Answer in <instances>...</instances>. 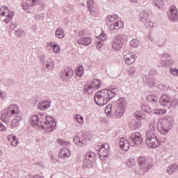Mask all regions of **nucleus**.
Here are the masks:
<instances>
[{
    "label": "nucleus",
    "mask_w": 178,
    "mask_h": 178,
    "mask_svg": "<svg viewBox=\"0 0 178 178\" xmlns=\"http://www.w3.org/2000/svg\"><path fill=\"white\" fill-rule=\"evenodd\" d=\"M114 97H116L115 92L108 89H103L95 93L94 99L97 105L104 106V105H106Z\"/></svg>",
    "instance_id": "f257e3e1"
},
{
    "label": "nucleus",
    "mask_w": 178,
    "mask_h": 178,
    "mask_svg": "<svg viewBox=\"0 0 178 178\" xmlns=\"http://www.w3.org/2000/svg\"><path fill=\"white\" fill-rule=\"evenodd\" d=\"M173 123H175V121L170 116L160 118L157 122L158 131L163 136H166L170 131V129L173 127Z\"/></svg>",
    "instance_id": "f03ea898"
},
{
    "label": "nucleus",
    "mask_w": 178,
    "mask_h": 178,
    "mask_svg": "<svg viewBox=\"0 0 178 178\" xmlns=\"http://www.w3.org/2000/svg\"><path fill=\"white\" fill-rule=\"evenodd\" d=\"M19 112V106L17 104H10L6 109L3 111L1 115V121L8 124L9 122V118L12 116H19L22 115Z\"/></svg>",
    "instance_id": "7ed1b4c3"
},
{
    "label": "nucleus",
    "mask_w": 178,
    "mask_h": 178,
    "mask_svg": "<svg viewBox=\"0 0 178 178\" xmlns=\"http://www.w3.org/2000/svg\"><path fill=\"white\" fill-rule=\"evenodd\" d=\"M146 144L149 145V147H152V148H157L161 145V142L156 138V134L154 131L150 130L146 133Z\"/></svg>",
    "instance_id": "20e7f679"
},
{
    "label": "nucleus",
    "mask_w": 178,
    "mask_h": 178,
    "mask_svg": "<svg viewBox=\"0 0 178 178\" xmlns=\"http://www.w3.org/2000/svg\"><path fill=\"white\" fill-rule=\"evenodd\" d=\"M126 105H127V102L124 97H120L117 102V106L114 112L115 116L116 118H122L124 115L126 111Z\"/></svg>",
    "instance_id": "39448f33"
},
{
    "label": "nucleus",
    "mask_w": 178,
    "mask_h": 178,
    "mask_svg": "<svg viewBox=\"0 0 178 178\" xmlns=\"http://www.w3.org/2000/svg\"><path fill=\"white\" fill-rule=\"evenodd\" d=\"M97 160V154L92 152H88L84 157L82 168H92L94 162Z\"/></svg>",
    "instance_id": "423d86ee"
},
{
    "label": "nucleus",
    "mask_w": 178,
    "mask_h": 178,
    "mask_svg": "<svg viewBox=\"0 0 178 178\" xmlns=\"http://www.w3.org/2000/svg\"><path fill=\"white\" fill-rule=\"evenodd\" d=\"M139 169L142 173H147L152 168L151 161L145 156H140L138 159Z\"/></svg>",
    "instance_id": "0eeeda50"
},
{
    "label": "nucleus",
    "mask_w": 178,
    "mask_h": 178,
    "mask_svg": "<svg viewBox=\"0 0 178 178\" xmlns=\"http://www.w3.org/2000/svg\"><path fill=\"white\" fill-rule=\"evenodd\" d=\"M44 119L45 120L44 122V129L45 131L47 133H51V131H53L56 129V120H55V118L48 116V115H43Z\"/></svg>",
    "instance_id": "6e6552de"
},
{
    "label": "nucleus",
    "mask_w": 178,
    "mask_h": 178,
    "mask_svg": "<svg viewBox=\"0 0 178 178\" xmlns=\"http://www.w3.org/2000/svg\"><path fill=\"white\" fill-rule=\"evenodd\" d=\"M129 141L131 143V147L141 145V143H143V138L141 137V134H140L139 132H134L131 134Z\"/></svg>",
    "instance_id": "1a4fd4ad"
},
{
    "label": "nucleus",
    "mask_w": 178,
    "mask_h": 178,
    "mask_svg": "<svg viewBox=\"0 0 178 178\" xmlns=\"http://www.w3.org/2000/svg\"><path fill=\"white\" fill-rule=\"evenodd\" d=\"M124 44V39L122 35H117L113 40L112 47L115 51H120Z\"/></svg>",
    "instance_id": "9d476101"
},
{
    "label": "nucleus",
    "mask_w": 178,
    "mask_h": 178,
    "mask_svg": "<svg viewBox=\"0 0 178 178\" xmlns=\"http://www.w3.org/2000/svg\"><path fill=\"white\" fill-rule=\"evenodd\" d=\"M141 109L142 111H143L144 112H146V113H149V115H151V113H154V115H165V113H166V109H162V108L155 109L154 110V112H152V109L148 105H143L141 106Z\"/></svg>",
    "instance_id": "9b49d317"
},
{
    "label": "nucleus",
    "mask_w": 178,
    "mask_h": 178,
    "mask_svg": "<svg viewBox=\"0 0 178 178\" xmlns=\"http://www.w3.org/2000/svg\"><path fill=\"white\" fill-rule=\"evenodd\" d=\"M143 79L149 88L154 87L155 84H156V79L152 76V71H150L148 75L144 74Z\"/></svg>",
    "instance_id": "f8f14e48"
},
{
    "label": "nucleus",
    "mask_w": 178,
    "mask_h": 178,
    "mask_svg": "<svg viewBox=\"0 0 178 178\" xmlns=\"http://www.w3.org/2000/svg\"><path fill=\"white\" fill-rule=\"evenodd\" d=\"M74 73V72L73 71V69H72V67H67L63 72H61L60 78L63 81L69 80L70 79H72V77H73Z\"/></svg>",
    "instance_id": "ddd939ff"
},
{
    "label": "nucleus",
    "mask_w": 178,
    "mask_h": 178,
    "mask_svg": "<svg viewBox=\"0 0 178 178\" xmlns=\"http://www.w3.org/2000/svg\"><path fill=\"white\" fill-rule=\"evenodd\" d=\"M31 124L33 126H37L40 130L45 129V125L42 124V121H40V116L34 115L31 118Z\"/></svg>",
    "instance_id": "4468645a"
},
{
    "label": "nucleus",
    "mask_w": 178,
    "mask_h": 178,
    "mask_svg": "<svg viewBox=\"0 0 178 178\" xmlns=\"http://www.w3.org/2000/svg\"><path fill=\"white\" fill-rule=\"evenodd\" d=\"M170 15L169 16L170 22H176L178 20L177 8L175 6H172L170 8Z\"/></svg>",
    "instance_id": "2eb2a0df"
},
{
    "label": "nucleus",
    "mask_w": 178,
    "mask_h": 178,
    "mask_svg": "<svg viewBox=\"0 0 178 178\" xmlns=\"http://www.w3.org/2000/svg\"><path fill=\"white\" fill-rule=\"evenodd\" d=\"M130 145H131L130 140H129L124 138H121L120 139V149H122V151H129Z\"/></svg>",
    "instance_id": "dca6fc26"
},
{
    "label": "nucleus",
    "mask_w": 178,
    "mask_h": 178,
    "mask_svg": "<svg viewBox=\"0 0 178 178\" xmlns=\"http://www.w3.org/2000/svg\"><path fill=\"white\" fill-rule=\"evenodd\" d=\"M1 16H5L6 17H13L15 13L13 11H9L8 7L3 6L0 8Z\"/></svg>",
    "instance_id": "f3484780"
},
{
    "label": "nucleus",
    "mask_w": 178,
    "mask_h": 178,
    "mask_svg": "<svg viewBox=\"0 0 178 178\" xmlns=\"http://www.w3.org/2000/svg\"><path fill=\"white\" fill-rule=\"evenodd\" d=\"M99 37L101 40L97 42L96 48L98 49V51H100L101 48H102V46L104 45V41L106 40V34H105V32L102 31Z\"/></svg>",
    "instance_id": "a211bd4d"
},
{
    "label": "nucleus",
    "mask_w": 178,
    "mask_h": 178,
    "mask_svg": "<svg viewBox=\"0 0 178 178\" xmlns=\"http://www.w3.org/2000/svg\"><path fill=\"white\" fill-rule=\"evenodd\" d=\"M170 95H163L159 99L160 105L162 106H168L170 102Z\"/></svg>",
    "instance_id": "6ab92c4d"
},
{
    "label": "nucleus",
    "mask_w": 178,
    "mask_h": 178,
    "mask_svg": "<svg viewBox=\"0 0 178 178\" xmlns=\"http://www.w3.org/2000/svg\"><path fill=\"white\" fill-rule=\"evenodd\" d=\"M136 55L134 53H129L124 56V60L127 65H131L136 62Z\"/></svg>",
    "instance_id": "aec40b11"
},
{
    "label": "nucleus",
    "mask_w": 178,
    "mask_h": 178,
    "mask_svg": "<svg viewBox=\"0 0 178 178\" xmlns=\"http://www.w3.org/2000/svg\"><path fill=\"white\" fill-rule=\"evenodd\" d=\"M49 106H51V102L49 100L42 101L38 104V108L40 111H47Z\"/></svg>",
    "instance_id": "412c9836"
},
{
    "label": "nucleus",
    "mask_w": 178,
    "mask_h": 178,
    "mask_svg": "<svg viewBox=\"0 0 178 178\" xmlns=\"http://www.w3.org/2000/svg\"><path fill=\"white\" fill-rule=\"evenodd\" d=\"M72 154L70 153V150L66 147L60 149L58 156L59 158H61L63 159H65L66 158H69Z\"/></svg>",
    "instance_id": "4be33fe9"
},
{
    "label": "nucleus",
    "mask_w": 178,
    "mask_h": 178,
    "mask_svg": "<svg viewBox=\"0 0 178 178\" xmlns=\"http://www.w3.org/2000/svg\"><path fill=\"white\" fill-rule=\"evenodd\" d=\"M77 44L79 45H85L86 47H88V45L91 44V38L88 37H83L78 40Z\"/></svg>",
    "instance_id": "5701e85b"
},
{
    "label": "nucleus",
    "mask_w": 178,
    "mask_h": 178,
    "mask_svg": "<svg viewBox=\"0 0 178 178\" xmlns=\"http://www.w3.org/2000/svg\"><path fill=\"white\" fill-rule=\"evenodd\" d=\"M109 152H111V151L102 150L101 148L99 147V159H101V161H108V156L109 155Z\"/></svg>",
    "instance_id": "b1692460"
},
{
    "label": "nucleus",
    "mask_w": 178,
    "mask_h": 178,
    "mask_svg": "<svg viewBox=\"0 0 178 178\" xmlns=\"http://www.w3.org/2000/svg\"><path fill=\"white\" fill-rule=\"evenodd\" d=\"M22 120V115H17L15 118L12 120L10 122V129H16L17 126H19V123Z\"/></svg>",
    "instance_id": "393cba45"
},
{
    "label": "nucleus",
    "mask_w": 178,
    "mask_h": 178,
    "mask_svg": "<svg viewBox=\"0 0 178 178\" xmlns=\"http://www.w3.org/2000/svg\"><path fill=\"white\" fill-rule=\"evenodd\" d=\"M149 17V14L147 10H142L139 13V20L144 23L148 20V17Z\"/></svg>",
    "instance_id": "a878e982"
},
{
    "label": "nucleus",
    "mask_w": 178,
    "mask_h": 178,
    "mask_svg": "<svg viewBox=\"0 0 178 178\" xmlns=\"http://www.w3.org/2000/svg\"><path fill=\"white\" fill-rule=\"evenodd\" d=\"M81 137L87 141H91L92 140V134L90 131L83 130L81 131Z\"/></svg>",
    "instance_id": "bb28decb"
},
{
    "label": "nucleus",
    "mask_w": 178,
    "mask_h": 178,
    "mask_svg": "<svg viewBox=\"0 0 178 178\" xmlns=\"http://www.w3.org/2000/svg\"><path fill=\"white\" fill-rule=\"evenodd\" d=\"M55 35L57 38L62 40V38H65V31H63V29H62V27H58L56 30Z\"/></svg>",
    "instance_id": "cd10ccee"
},
{
    "label": "nucleus",
    "mask_w": 178,
    "mask_h": 178,
    "mask_svg": "<svg viewBox=\"0 0 178 178\" xmlns=\"http://www.w3.org/2000/svg\"><path fill=\"white\" fill-rule=\"evenodd\" d=\"M161 65L162 67H170L171 66H174L175 61L172 60L171 59L168 60H162L161 62Z\"/></svg>",
    "instance_id": "c85d7f7f"
},
{
    "label": "nucleus",
    "mask_w": 178,
    "mask_h": 178,
    "mask_svg": "<svg viewBox=\"0 0 178 178\" xmlns=\"http://www.w3.org/2000/svg\"><path fill=\"white\" fill-rule=\"evenodd\" d=\"M8 140L9 143H10V145H13V147H16V145L19 144V141L17 140L16 136L13 135H8Z\"/></svg>",
    "instance_id": "c756f323"
},
{
    "label": "nucleus",
    "mask_w": 178,
    "mask_h": 178,
    "mask_svg": "<svg viewBox=\"0 0 178 178\" xmlns=\"http://www.w3.org/2000/svg\"><path fill=\"white\" fill-rule=\"evenodd\" d=\"M147 101L148 102H151V104H154V105H156L158 104V97L154 95H149L146 97Z\"/></svg>",
    "instance_id": "7c9ffc66"
},
{
    "label": "nucleus",
    "mask_w": 178,
    "mask_h": 178,
    "mask_svg": "<svg viewBox=\"0 0 178 178\" xmlns=\"http://www.w3.org/2000/svg\"><path fill=\"white\" fill-rule=\"evenodd\" d=\"M168 108H172L173 109H176L178 106V99L177 98H171L170 100V103L168 104Z\"/></svg>",
    "instance_id": "2f4dec72"
},
{
    "label": "nucleus",
    "mask_w": 178,
    "mask_h": 178,
    "mask_svg": "<svg viewBox=\"0 0 178 178\" xmlns=\"http://www.w3.org/2000/svg\"><path fill=\"white\" fill-rule=\"evenodd\" d=\"M143 126V123L141 122V120H137L132 122L131 124V130H137V129H140Z\"/></svg>",
    "instance_id": "473e14b6"
},
{
    "label": "nucleus",
    "mask_w": 178,
    "mask_h": 178,
    "mask_svg": "<svg viewBox=\"0 0 178 178\" xmlns=\"http://www.w3.org/2000/svg\"><path fill=\"white\" fill-rule=\"evenodd\" d=\"M46 67L49 70V72H52L54 68L55 67V63H54V60L52 58H49L46 63Z\"/></svg>",
    "instance_id": "72a5a7b5"
},
{
    "label": "nucleus",
    "mask_w": 178,
    "mask_h": 178,
    "mask_svg": "<svg viewBox=\"0 0 178 178\" xmlns=\"http://www.w3.org/2000/svg\"><path fill=\"white\" fill-rule=\"evenodd\" d=\"M75 74L78 77H83L84 74V67L82 65L78 66L77 69L75 70Z\"/></svg>",
    "instance_id": "f704fd0d"
},
{
    "label": "nucleus",
    "mask_w": 178,
    "mask_h": 178,
    "mask_svg": "<svg viewBox=\"0 0 178 178\" xmlns=\"http://www.w3.org/2000/svg\"><path fill=\"white\" fill-rule=\"evenodd\" d=\"M26 5L27 8H33V6L40 5V0H26Z\"/></svg>",
    "instance_id": "c9c22d12"
},
{
    "label": "nucleus",
    "mask_w": 178,
    "mask_h": 178,
    "mask_svg": "<svg viewBox=\"0 0 178 178\" xmlns=\"http://www.w3.org/2000/svg\"><path fill=\"white\" fill-rule=\"evenodd\" d=\"M122 26H123V22H122V21H118L115 22L113 24H111L110 26V29L111 30H119V29H122Z\"/></svg>",
    "instance_id": "e433bc0d"
},
{
    "label": "nucleus",
    "mask_w": 178,
    "mask_h": 178,
    "mask_svg": "<svg viewBox=\"0 0 178 178\" xmlns=\"http://www.w3.org/2000/svg\"><path fill=\"white\" fill-rule=\"evenodd\" d=\"M92 89H94L93 85H90V84H86L83 88L84 92L86 94H92Z\"/></svg>",
    "instance_id": "4c0bfd02"
},
{
    "label": "nucleus",
    "mask_w": 178,
    "mask_h": 178,
    "mask_svg": "<svg viewBox=\"0 0 178 178\" xmlns=\"http://www.w3.org/2000/svg\"><path fill=\"white\" fill-rule=\"evenodd\" d=\"M177 169H178L177 165L174 164V165H170L167 168V172L168 173V175H172V173H175V172H176Z\"/></svg>",
    "instance_id": "58836bf2"
},
{
    "label": "nucleus",
    "mask_w": 178,
    "mask_h": 178,
    "mask_svg": "<svg viewBox=\"0 0 178 178\" xmlns=\"http://www.w3.org/2000/svg\"><path fill=\"white\" fill-rule=\"evenodd\" d=\"M92 85H93L94 90H99L101 88V81L99 79H95L92 80Z\"/></svg>",
    "instance_id": "ea45409f"
},
{
    "label": "nucleus",
    "mask_w": 178,
    "mask_h": 178,
    "mask_svg": "<svg viewBox=\"0 0 178 178\" xmlns=\"http://www.w3.org/2000/svg\"><path fill=\"white\" fill-rule=\"evenodd\" d=\"M104 112L107 116V118L112 117V104H109L106 106Z\"/></svg>",
    "instance_id": "a19ab883"
},
{
    "label": "nucleus",
    "mask_w": 178,
    "mask_h": 178,
    "mask_svg": "<svg viewBox=\"0 0 178 178\" xmlns=\"http://www.w3.org/2000/svg\"><path fill=\"white\" fill-rule=\"evenodd\" d=\"M140 44L141 43L140 42V40H138V39L134 38L130 41V47H131L132 48H138Z\"/></svg>",
    "instance_id": "79ce46f5"
},
{
    "label": "nucleus",
    "mask_w": 178,
    "mask_h": 178,
    "mask_svg": "<svg viewBox=\"0 0 178 178\" xmlns=\"http://www.w3.org/2000/svg\"><path fill=\"white\" fill-rule=\"evenodd\" d=\"M50 47L53 48V51L54 52H56V54H58V52H60V47H59V44H58L57 43L51 42L50 43Z\"/></svg>",
    "instance_id": "37998d69"
},
{
    "label": "nucleus",
    "mask_w": 178,
    "mask_h": 178,
    "mask_svg": "<svg viewBox=\"0 0 178 178\" xmlns=\"http://www.w3.org/2000/svg\"><path fill=\"white\" fill-rule=\"evenodd\" d=\"M107 22H110V23H113V22H115L119 19V15H108L107 17Z\"/></svg>",
    "instance_id": "c03bdc74"
},
{
    "label": "nucleus",
    "mask_w": 178,
    "mask_h": 178,
    "mask_svg": "<svg viewBox=\"0 0 178 178\" xmlns=\"http://www.w3.org/2000/svg\"><path fill=\"white\" fill-rule=\"evenodd\" d=\"M136 165V161L134 159H129L127 161V166L128 168H133Z\"/></svg>",
    "instance_id": "a18cd8bd"
},
{
    "label": "nucleus",
    "mask_w": 178,
    "mask_h": 178,
    "mask_svg": "<svg viewBox=\"0 0 178 178\" xmlns=\"http://www.w3.org/2000/svg\"><path fill=\"white\" fill-rule=\"evenodd\" d=\"M170 72L172 76L178 77V69L176 67H170Z\"/></svg>",
    "instance_id": "49530a36"
},
{
    "label": "nucleus",
    "mask_w": 178,
    "mask_h": 178,
    "mask_svg": "<svg viewBox=\"0 0 178 178\" xmlns=\"http://www.w3.org/2000/svg\"><path fill=\"white\" fill-rule=\"evenodd\" d=\"M155 6L161 9L163 6V1L162 0H154Z\"/></svg>",
    "instance_id": "de8ad7c7"
},
{
    "label": "nucleus",
    "mask_w": 178,
    "mask_h": 178,
    "mask_svg": "<svg viewBox=\"0 0 178 178\" xmlns=\"http://www.w3.org/2000/svg\"><path fill=\"white\" fill-rule=\"evenodd\" d=\"M74 119L75 120H76V122H78V123H80V124L84 122V118H83V116H81L80 114H77L74 118Z\"/></svg>",
    "instance_id": "09e8293b"
},
{
    "label": "nucleus",
    "mask_w": 178,
    "mask_h": 178,
    "mask_svg": "<svg viewBox=\"0 0 178 178\" xmlns=\"http://www.w3.org/2000/svg\"><path fill=\"white\" fill-rule=\"evenodd\" d=\"M99 148H101L102 151H104V150H105V151H107V150L111 151V147H110L109 145L107 144V143L102 144L100 146Z\"/></svg>",
    "instance_id": "8fccbe9b"
},
{
    "label": "nucleus",
    "mask_w": 178,
    "mask_h": 178,
    "mask_svg": "<svg viewBox=\"0 0 178 178\" xmlns=\"http://www.w3.org/2000/svg\"><path fill=\"white\" fill-rule=\"evenodd\" d=\"M16 37L22 38L24 35V31H22V29H18L15 31Z\"/></svg>",
    "instance_id": "3c124183"
},
{
    "label": "nucleus",
    "mask_w": 178,
    "mask_h": 178,
    "mask_svg": "<svg viewBox=\"0 0 178 178\" xmlns=\"http://www.w3.org/2000/svg\"><path fill=\"white\" fill-rule=\"evenodd\" d=\"M93 5H94V0H88L87 8L88 10H91V9H92Z\"/></svg>",
    "instance_id": "603ef678"
},
{
    "label": "nucleus",
    "mask_w": 178,
    "mask_h": 178,
    "mask_svg": "<svg viewBox=\"0 0 178 178\" xmlns=\"http://www.w3.org/2000/svg\"><path fill=\"white\" fill-rule=\"evenodd\" d=\"M44 115L47 116V114H44L42 113H39V118H40L39 122H42V124L44 125L46 120L44 119Z\"/></svg>",
    "instance_id": "864d4df0"
},
{
    "label": "nucleus",
    "mask_w": 178,
    "mask_h": 178,
    "mask_svg": "<svg viewBox=\"0 0 178 178\" xmlns=\"http://www.w3.org/2000/svg\"><path fill=\"white\" fill-rule=\"evenodd\" d=\"M145 27H147V28H151V27H154V22L148 20V21H145Z\"/></svg>",
    "instance_id": "5fc2aeb1"
},
{
    "label": "nucleus",
    "mask_w": 178,
    "mask_h": 178,
    "mask_svg": "<svg viewBox=\"0 0 178 178\" xmlns=\"http://www.w3.org/2000/svg\"><path fill=\"white\" fill-rule=\"evenodd\" d=\"M134 73H136V68H131L129 71V76H131V77H133V76H134Z\"/></svg>",
    "instance_id": "6e6d98bb"
},
{
    "label": "nucleus",
    "mask_w": 178,
    "mask_h": 178,
    "mask_svg": "<svg viewBox=\"0 0 178 178\" xmlns=\"http://www.w3.org/2000/svg\"><path fill=\"white\" fill-rule=\"evenodd\" d=\"M57 143H59L60 145H65L66 141H65L63 139L58 138Z\"/></svg>",
    "instance_id": "4d7b16f0"
},
{
    "label": "nucleus",
    "mask_w": 178,
    "mask_h": 178,
    "mask_svg": "<svg viewBox=\"0 0 178 178\" xmlns=\"http://www.w3.org/2000/svg\"><path fill=\"white\" fill-rule=\"evenodd\" d=\"M160 56L161 57V59H168V58H170V55L168 53H164L163 54H161Z\"/></svg>",
    "instance_id": "13d9d810"
},
{
    "label": "nucleus",
    "mask_w": 178,
    "mask_h": 178,
    "mask_svg": "<svg viewBox=\"0 0 178 178\" xmlns=\"http://www.w3.org/2000/svg\"><path fill=\"white\" fill-rule=\"evenodd\" d=\"M79 141H80V138L79 136H74L73 138V142L74 143V144L79 145Z\"/></svg>",
    "instance_id": "bf43d9fd"
},
{
    "label": "nucleus",
    "mask_w": 178,
    "mask_h": 178,
    "mask_svg": "<svg viewBox=\"0 0 178 178\" xmlns=\"http://www.w3.org/2000/svg\"><path fill=\"white\" fill-rule=\"evenodd\" d=\"M5 130H6V127L0 122V131H5Z\"/></svg>",
    "instance_id": "052dcab7"
},
{
    "label": "nucleus",
    "mask_w": 178,
    "mask_h": 178,
    "mask_svg": "<svg viewBox=\"0 0 178 178\" xmlns=\"http://www.w3.org/2000/svg\"><path fill=\"white\" fill-rule=\"evenodd\" d=\"M134 116H135V118H136L137 120H140L141 118H143V115H140V113H138V112L135 113Z\"/></svg>",
    "instance_id": "680f3d73"
},
{
    "label": "nucleus",
    "mask_w": 178,
    "mask_h": 178,
    "mask_svg": "<svg viewBox=\"0 0 178 178\" xmlns=\"http://www.w3.org/2000/svg\"><path fill=\"white\" fill-rule=\"evenodd\" d=\"M13 17H7V18L4 19L6 24H8L12 20Z\"/></svg>",
    "instance_id": "e2e57ef3"
},
{
    "label": "nucleus",
    "mask_w": 178,
    "mask_h": 178,
    "mask_svg": "<svg viewBox=\"0 0 178 178\" xmlns=\"http://www.w3.org/2000/svg\"><path fill=\"white\" fill-rule=\"evenodd\" d=\"M16 27H17V24L16 23H13L10 25V29H11V30H15Z\"/></svg>",
    "instance_id": "0e129e2a"
},
{
    "label": "nucleus",
    "mask_w": 178,
    "mask_h": 178,
    "mask_svg": "<svg viewBox=\"0 0 178 178\" xmlns=\"http://www.w3.org/2000/svg\"><path fill=\"white\" fill-rule=\"evenodd\" d=\"M90 13V15L95 17L97 16V13H95V10H92V9L88 10Z\"/></svg>",
    "instance_id": "69168bd1"
},
{
    "label": "nucleus",
    "mask_w": 178,
    "mask_h": 178,
    "mask_svg": "<svg viewBox=\"0 0 178 178\" xmlns=\"http://www.w3.org/2000/svg\"><path fill=\"white\" fill-rule=\"evenodd\" d=\"M159 88L160 90H163V91H165V90H167L166 86H164V85H163V84L159 85Z\"/></svg>",
    "instance_id": "338daca9"
},
{
    "label": "nucleus",
    "mask_w": 178,
    "mask_h": 178,
    "mask_svg": "<svg viewBox=\"0 0 178 178\" xmlns=\"http://www.w3.org/2000/svg\"><path fill=\"white\" fill-rule=\"evenodd\" d=\"M32 178H44V177L40 175H35Z\"/></svg>",
    "instance_id": "774afa93"
}]
</instances>
